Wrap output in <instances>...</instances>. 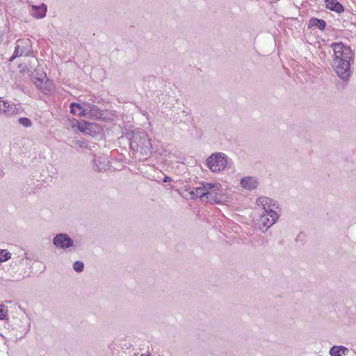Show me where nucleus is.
I'll use <instances>...</instances> for the list:
<instances>
[{"label": "nucleus", "mask_w": 356, "mask_h": 356, "mask_svg": "<svg viewBox=\"0 0 356 356\" xmlns=\"http://www.w3.org/2000/svg\"><path fill=\"white\" fill-rule=\"evenodd\" d=\"M331 47L334 51L332 67L346 86L350 77V64L354 61V53L349 46L341 42H333Z\"/></svg>", "instance_id": "obj_1"}, {"label": "nucleus", "mask_w": 356, "mask_h": 356, "mask_svg": "<svg viewBox=\"0 0 356 356\" xmlns=\"http://www.w3.org/2000/svg\"><path fill=\"white\" fill-rule=\"evenodd\" d=\"M127 137L129 140L130 148L136 158L144 160L152 154V146L146 132L131 131L127 133Z\"/></svg>", "instance_id": "obj_2"}, {"label": "nucleus", "mask_w": 356, "mask_h": 356, "mask_svg": "<svg viewBox=\"0 0 356 356\" xmlns=\"http://www.w3.org/2000/svg\"><path fill=\"white\" fill-rule=\"evenodd\" d=\"M228 156L222 152L211 154L206 161L207 167L213 172L223 170L228 165Z\"/></svg>", "instance_id": "obj_3"}, {"label": "nucleus", "mask_w": 356, "mask_h": 356, "mask_svg": "<svg viewBox=\"0 0 356 356\" xmlns=\"http://www.w3.org/2000/svg\"><path fill=\"white\" fill-rule=\"evenodd\" d=\"M31 42L29 39L23 38L17 40L14 54L10 58V61L13 60L17 57L29 56L31 53Z\"/></svg>", "instance_id": "obj_4"}, {"label": "nucleus", "mask_w": 356, "mask_h": 356, "mask_svg": "<svg viewBox=\"0 0 356 356\" xmlns=\"http://www.w3.org/2000/svg\"><path fill=\"white\" fill-rule=\"evenodd\" d=\"M13 325V329L18 332L15 334L16 337L21 339L29 332L31 321L26 316L22 315L20 319L17 318L15 320Z\"/></svg>", "instance_id": "obj_5"}, {"label": "nucleus", "mask_w": 356, "mask_h": 356, "mask_svg": "<svg viewBox=\"0 0 356 356\" xmlns=\"http://www.w3.org/2000/svg\"><path fill=\"white\" fill-rule=\"evenodd\" d=\"M34 84L44 94H49L54 89L53 83L47 78L46 75L44 78H35Z\"/></svg>", "instance_id": "obj_6"}, {"label": "nucleus", "mask_w": 356, "mask_h": 356, "mask_svg": "<svg viewBox=\"0 0 356 356\" xmlns=\"http://www.w3.org/2000/svg\"><path fill=\"white\" fill-rule=\"evenodd\" d=\"M259 205L262 206L264 213L270 214V212H276L275 209H277V202L267 197H261L257 200Z\"/></svg>", "instance_id": "obj_7"}, {"label": "nucleus", "mask_w": 356, "mask_h": 356, "mask_svg": "<svg viewBox=\"0 0 356 356\" xmlns=\"http://www.w3.org/2000/svg\"><path fill=\"white\" fill-rule=\"evenodd\" d=\"M52 241L53 245H74V243H79L81 242L77 239H72L65 233L56 234Z\"/></svg>", "instance_id": "obj_8"}, {"label": "nucleus", "mask_w": 356, "mask_h": 356, "mask_svg": "<svg viewBox=\"0 0 356 356\" xmlns=\"http://www.w3.org/2000/svg\"><path fill=\"white\" fill-rule=\"evenodd\" d=\"M241 186L243 188L248 191H252L257 188L259 182L257 178L254 177H244L241 179Z\"/></svg>", "instance_id": "obj_9"}, {"label": "nucleus", "mask_w": 356, "mask_h": 356, "mask_svg": "<svg viewBox=\"0 0 356 356\" xmlns=\"http://www.w3.org/2000/svg\"><path fill=\"white\" fill-rule=\"evenodd\" d=\"M271 214L263 213L260 217V222L266 229L272 226L278 219L277 212H270Z\"/></svg>", "instance_id": "obj_10"}, {"label": "nucleus", "mask_w": 356, "mask_h": 356, "mask_svg": "<svg viewBox=\"0 0 356 356\" xmlns=\"http://www.w3.org/2000/svg\"><path fill=\"white\" fill-rule=\"evenodd\" d=\"M104 111L98 108L96 105L87 103V116L98 120L104 116Z\"/></svg>", "instance_id": "obj_11"}, {"label": "nucleus", "mask_w": 356, "mask_h": 356, "mask_svg": "<svg viewBox=\"0 0 356 356\" xmlns=\"http://www.w3.org/2000/svg\"><path fill=\"white\" fill-rule=\"evenodd\" d=\"M70 112L79 116H87V103L81 106L79 103L72 102L70 105Z\"/></svg>", "instance_id": "obj_12"}, {"label": "nucleus", "mask_w": 356, "mask_h": 356, "mask_svg": "<svg viewBox=\"0 0 356 356\" xmlns=\"http://www.w3.org/2000/svg\"><path fill=\"white\" fill-rule=\"evenodd\" d=\"M325 6L327 9L337 13H342L344 11L343 6L337 0H325Z\"/></svg>", "instance_id": "obj_13"}, {"label": "nucleus", "mask_w": 356, "mask_h": 356, "mask_svg": "<svg viewBox=\"0 0 356 356\" xmlns=\"http://www.w3.org/2000/svg\"><path fill=\"white\" fill-rule=\"evenodd\" d=\"M221 193L218 191L206 192L204 200L211 204H220L222 202Z\"/></svg>", "instance_id": "obj_14"}, {"label": "nucleus", "mask_w": 356, "mask_h": 356, "mask_svg": "<svg viewBox=\"0 0 356 356\" xmlns=\"http://www.w3.org/2000/svg\"><path fill=\"white\" fill-rule=\"evenodd\" d=\"M348 353V348L343 346H334L330 350V356H346Z\"/></svg>", "instance_id": "obj_15"}, {"label": "nucleus", "mask_w": 356, "mask_h": 356, "mask_svg": "<svg viewBox=\"0 0 356 356\" xmlns=\"http://www.w3.org/2000/svg\"><path fill=\"white\" fill-rule=\"evenodd\" d=\"M316 27L321 31H324L326 27V22L324 19L312 17L308 24V28Z\"/></svg>", "instance_id": "obj_16"}, {"label": "nucleus", "mask_w": 356, "mask_h": 356, "mask_svg": "<svg viewBox=\"0 0 356 356\" xmlns=\"http://www.w3.org/2000/svg\"><path fill=\"white\" fill-rule=\"evenodd\" d=\"M47 13V7L44 4L41 6H33L32 7V15L38 19L43 18Z\"/></svg>", "instance_id": "obj_17"}, {"label": "nucleus", "mask_w": 356, "mask_h": 356, "mask_svg": "<svg viewBox=\"0 0 356 356\" xmlns=\"http://www.w3.org/2000/svg\"><path fill=\"white\" fill-rule=\"evenodd\" d=\"M76 123L77 124V128L80 131L84 132L87 134H91L92 129L94 126L93 124L86 122L84 120L81 122L76 120Z\"/></svg>", "instance_id": "obj_18"}, {"label": "nucleus", "mask_w": 356, "mask_h": 356, "mask_svg": "<svg viewBox=\"0 0 356 356\" xmlns=\"http://www.w3.org/2000/svg\"><path fill=\"white\" fill-rule=\"evenodd\" d=\"M205 190L204 189L203 186L200 187L193 188L190 191V194L191 195V198L194 199L196 197H200L204 199L205 195Z\"/></svg>", "instance_id": "obj_19"}, {"label": "nucleus", "mask_w": 356, "mask_h": 356, "mask_svg": "<svg viewBox=\"0 0 356 356\" xmlns=\"http://www.w3.org/2000/svg\"><path fill=\"white\" fill-rule=\"evenodd\" d=\"M20 113V108L11 102H8L6 104L5 114L7 115H17Z\"/></svg>", "instance_id": "obj_20"}, {"label": "nucleus", "mask_w": 356, "mask_h": 356, "mask_svg": "<svg viewBox=\"0 0 356 356\" xmlns=\"http://www.w3.org/2000/svg\"><path fill=\"white\" fill-rule=\"evenodd\" d=\"M107 168V164L104 161H102L99 158L93 159V166L94 170L97 172H102L105 170Z\"/></svg>", "instance_id": "obj_21"}, {"label": "nucleus", "mask_w": 356, "mask_h": 356, "mask_svg": "<svg viewBox=\"0 0 356 356\" xmlns=\"http://www.w3.org/2000/svg\"><path fill=\"white\" fill-rule=\"evenodd\" d=\"M205 192L220 191L221 185L219 183L204 182L202 184Z\"/></svg>", "instance_id": "obj_22"}, {"label": "nucleus", "mask_w": 356, "mask_h": 356, "mask_svg": "<svg viewBox=\"0 0 356 356\" xmlns=\"http://www.w3.org/2000/svg\"><path fill=\"white\" fill-rule=\"evenodd\" d=\"M10 257L11 253H10L7 250L0 249V262L8 261Z\"/></svg>", "instance_id": "obj_23"}, {"label": "nucleus", "mask_w": 356, "mask_h": 356, "mask_svg": "<svg viewBox=\"0 0 356 356\" xmlns=\"http://www.w3.org/2000/svg\"><path fill=\"white\" fill-rule=\"evenodd\" d=\"M19 123L24 127H31L32 126L31 120L26 117H22L18 119Z\"/></svg>", "instance_id": "obj_24"}, {"label": "nucleus", "mask_w": 356, "mask_h": 356, "mask_svg": "<svg viewBox=\"0 0 356 356\" xmlns=\"http://www.w3.org/2000/svg\"><path fill=\"white\" fill-rule=\"evenodd\" d=\"M73 269L77 273H81L84 269V264L81 261H76L73 264Z\"/></svg>", "instance_id": "obj_25"}, {"label": "nucleus", "mask_w": 356, "mask_h": 356, "mask_svg": "<svg viewBox=\"0 0 356 356\" xmlns=\"http://www.w3.org/2000/svg\"><path fill=\"white\" fill-rule=\"evenodd\" d=\"M8 309L3 305H0V320L6 319Z\"/></svg>", "instance_id": "obj_26"}, {"label": "nucleus", "mask_w": 356, "mask_h": 356, "mask_svg": "<svg viewBox=\"0 0 356 356\" xmlns=\"http://www.w3.org/2000/svg\"><path fill=\"white\" fill-rule=\"evenodd\" d=\"M7 103L8 102L3 101L0 98V113H5Z\"/></svg>", "instance_id": "obj_27"}, {"label": "nucleus", "mask_w": 356, "mask_h": 356, "mask_svg": "<svg viewBox=\"0 0 356 356\" xmlns=\"http://www.w3.org/2000/svg\"><path fill=\"white\" fill-rule=\"evenodd\" d=\"M306 235L301 232L300 233L298 236H297V238H296V242H302L305 238Z\"/></svg>", "instance_id": "obj_28"}, {"label": "nucleus", "mask_w": 356, "mask_h": 356, "mask_svg": "<svg viewBox=\"0 0 356 356\" xmlns=\"http://www.w3.org/2000/svg\"><path fill=\"white\" fill-rule=\"evenodd\" d=\"M172 181V179L168 176H165L163 179V182L167 183Z\"/></svg>", "instance_id": "obj_29"}, {"label": "nucleus", "mask_w": 356, "mask_h": 356, "mask_svg": "<svg viewBox=\"0 0 356 356\" xmlns=\"http://www.w3.org/2000/svg\"><path fill=\"white\" fill-rule=\"evenodd\" d=\"M50 242H51L50 236L46 237L43 239V243H50Z\"/></svg>", "instance_id": "obj_30"}, {"label": "nucleus", "mask_w": 356, "mask_h": 356, "mask_svg": "<svg viewBox=\"0 0 356 356\" xmlns=\"http://www.w3.org/2000/svg\"><path fill=\"white\" fill-rule=\"evenodd\" d=\"M57 248H71L72 246H68V245H66V246H56Z\"/></svg>", "instance_id": "obj_31"}, {"label": "nucleus", "mask_w": 356, "mask_h": 356, "mask_svg": "<svg viewBox=\"0 0 356 356\" xmlns=\"http://www.w3.org/2000/svg\"><path fill=\"white\" fill-rule=\"evenodd\" d=\"M140 356H151V354L149 352H147L146 354H141Z\"/></svg>", "instance_id": "obj_32"}, {"label": "nucleus", "mask_w": 356, "mask_h": 356, "mask_svg": "<svg viewBox=\"0 0 356 356\" xmlns=\"http://www.w3.org/2000/svg\"><path fill=\"white\" fill-rule=\"evenodd\" d=\"M79 145H80L81 147H83V144H84V142H81V141H79Z\"/></svg>", "instance_id": "obj_33"}, {"label": "nucleus", "mask_w": 356, "mask_h": 356, "mask_svg": "<svg viewBox=\"0 0 356 356\" xmlns=\"http://www.w3.org/2000/svg\"><path fill=\"white\" fill-rule=\"evenodd\" d=\"M69 251H70V252L75 251V249H74V250L70 249V250H69Z\"/></svg>", "instance_id": "obj_34"}, {"label": "nucleus", "mask_w": 356, "mask_h": 356, "mask_svg": "<svg viewBox=\"0 0 356 356\" xmlns=\"http://www.w3.org/2000/svg\"><path fill=\"white\" fill-rule=\"evenodd\" d=\"M26 259H30V258H29V257H28L27 256H26Z\"/></svg>", "instance_id": "obj_35"}]
</instances>
